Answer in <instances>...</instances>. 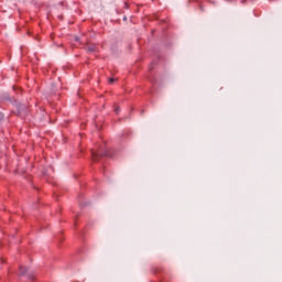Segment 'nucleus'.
<instances>
[{"instance_id":"1","label":"nucleus","mask_w":282,"mask_h":282,"mask_svg":"<svg viewBox=\"0 0 282 282\" xmlns=\"http://www.w3.org/2000/svg\"><path fill=\"white\" fill-rule=\"evenodd\" d=\"M100 155H102L101 152H93L91 158H93L94 162H98V158H100Z\"/></svg>"},{"instance_id":"2","label":"nucleus","mask_w":282,"mask_h":282,"mask_svg":"<svg viewBox=\"0 0 282 282\" xmlns=\"http://www.w3.org/2000/svg\"><path fill=\"white\" fill-rule=\"evenodd\" d=\"M26 272H28V269H25L24 267H20L21 274H25Z\"/></svg>"},{"instance_id":"3","label":"nucleus","mask_w":282,"mask_h":282,"mask_svg":"<svg viewBox=\"0 0 282 282\" xmlns=\"http://www.w3.org/2000/svg\"><path fill=\"white\" fill-rule=\"evenodd\" d=\"M108 83L111 85V84L116 83V79H113V77H111L108 79Z\"/></svg>"},{"instance_id":"4","label":"nucleus","mask_w":282,"mask_h":282,"mask_svg":"<svg viewBox=\"0 0 282 282\" xmlns=\"http://www.w3.org/2000/svg\"><path fill=\"white\" fill-rule=\"evenodd\" d=\"M3 118H4L3 112H0V120H3Z\"/></svg>"},{"instance_id":"5","label":"nucleus","mask_w":282,"mask_h":282,"mask_svg":"<svg viewBox=\"0 0 282 282\" xmlns=\"http://www.w3.org/2000/svg\"><path fill=\"white\" fill-rule=\"evenodd\" d=\"M116 113H120V108L115 109Z\"/></svg>"},{"instance_id":"6","label":"nucleus","mask_w":282,"mask_h":282,"mask_svg":"<svg viewBox=\"0 0 282 282\" xmlns=\"http://www.w3.org/2000/svg\"><path fill=\"white\" fill-rule=\"evenodd\" d=\"M105 155H109L108 153H106Z\"/></svg>"}]
</instances>
